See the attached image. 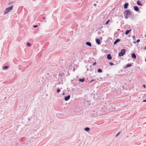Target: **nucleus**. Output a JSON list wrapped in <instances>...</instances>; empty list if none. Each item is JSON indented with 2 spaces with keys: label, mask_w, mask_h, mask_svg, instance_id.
Segmentation results:
<instances>
[{
  "label": "nucleus",
  "mask_w": 146,
  "mask_h": 146,
  "mask_svg": "<svg viewBox=\"0 0 146 146\" xmlns=\"http://www.w3.org/2000/svg\"><path fill=\"white\" fill-rule=\"evenodd\" d=\"M96 62H94L93 63V65L94 66V65H95L96 64Z\"/></svg>",
  "instance_id": "a878e982"
},
{
  "label": "nucleus",
  "mask_w": 146,
  "mask_h": 146,
  "mask_svg": "<svg viewBox=\"0 0 146 146\" xmlns=\"http://www.w3.org/2000/svg\"><path fill=\"white\" fill-rule=\"evenodd\" d=\"M123 13L126 16L131 15V13L129 10H127L124 11Z\"/></svg>",
  "instance_id": "7ed1b4c3"
},
{
  "label": "nucleus",
  "mask_w": 146,
  "mask_h": 146,
  "mask_svg": "<svg viewBox=\"0 0 146 146\" xmlns=\"http://www.w3.org/2000/svg\"><path fill=\"white\" fill-rule=\"evenodd\" d=\"M125 17V19H127L128 18V17L126 15V16Z\"/></svg>",
  "instance_id": "cd10ccee"
},
{
  "label": "nucleus",
  "mask_w": 146,
  "mask_h": 146,
  "mask_svg": "<svg viewBox=\"0 0 146 146\" xmlns=\"http://www.w3.org/2000/svg\"><path fill=\"white\" fill-rule=\"evenodd\" d=\"M84 130L87 131H88L90 130V128L88 127H86L84 128Z\"/></svg>",
  "instance_id": "ddd939ff"
},
{
  "label": "nucleus",
  "mask_w": 146,
  "mask_h": 146,
  "mask_svg": "<svg viewBox=\"0 0 146 146\" xmlns=\"http://www.w3.org/2000/svg\"><path fill=\"white\" fill-rule=\"evenodd\" d=\"M86 44L90 46H92L91 43L90 42H86Z\"/></svg>",
  "instance_id": "f8f14e48"
},
{
  "label": "nucleus",
  "mask_w": 146,
  "mask_h": 146,
  "mask_svg": "<svg viewBox=\"0 0 146 146\" xmlns=\"http://www.w3.org/2000/svg\"><path fill=\"white\" fill-rule=\"evenodd\" d=\"M145 61L146 62V58H145Z\"/></svg>",
  "instance_id": "58836bf2"
},
{
  "label": "nucleus",
  "mask_w": 146,
  "mask_h": 146,
  "mask_svg": "<svg viewBox=\"0 0 146 146\" xmlns=\"http://www.w3.org/2000/svg\"><path fill=\"white\" fill-rule=\"evenodd\" d=\"M94 81V80H92L90 82V83H91L92 82H93V81Z\"/></svg>",
  "instance_id": "c756f323"
},
{
  "label": "nucleus",
  "mask_w": 146,
  "mask_h": 146,
  "mask_svg": "<svg viewBox=\"0 0 146 146\" xmlns=\"http://www.w3.org/2000/svg\"><path fill=\"white\" fill-rule=\"evenodd\" d=\"M143 102H146V100H143Z\"/></svg>",
  "instance_id": "2f4dec72"
},
{
  "label": "nucleus",
  "mask_w": 146,
  "mask_h": 146,
  "mask_svg": "<svg viewBox=\"0 0 146 146\" xmlns=\"http://www.w3.org/2000/svg\"><path fill=\"white\" fill-rule=\"evenodd\" d=\"M59 76H60L61 77L63 76H64V73H61V74H59Z\"/></svg>",
  "instance_id": "a211bd4d"
},
{
  "label": "nucleus",
  "mask_w": 146,
  "mask_h": 146,
  "mask_svg": "<svg viewBox=\"0 0 146 146\" xmlns=\"http://www.w3.org/2000/svg\"><path fill=\"white\" fill-rule=\"evenodd\" d=\"M96 4H94V6H96Z\"/></svg>",
  "instance_id": "72a5a7b5"
},
{
  "label": "nucleus",
  "mask_w": 146,
  "mask_h": 146,
  "mask_svg": "<svg viewBox=\"0 0 146 146\" xmlns=\"http://www.w3.org/2000/svg\"><path fill=\"white\" fill-rule=\"evenodd\" d=\"M31 45V44L29 43V42H27V45L28 46H30Z\"/></svg>",
  "instance_id": "aec40b11"
},
{
  "label": "nucleus",
  "mask_w": 146,
  "mask_h": 146,
  "mask_svg": "<svg viewBox=\"0 0 146 146\" xmlns=\"http://www.w3.org/2000/svg\"><path fill=\"white\" fill-rule=\"evenodd\" d=\"M60 91V89H59V88H58L57 90V93H59Z\"/></svg>",
  "instance_id": "4be33fe9"
},
{
  "label": "nucleus",
  "mask_w": 146,
  "mask_h": 146,
  "mask_svg": "<svg viewBox=\"0 0 146 146\" xmlns=\"http://www.w3.org/2000/svg\"><path fill=\"white\" fill-rule=\"evenodd\" d=\"M134 9L136 11H139V8L137 6L134 7Z\"/></svg>",
  "instance_id": "1a4fd4ad"
},
{
  "label": "nucleus",
  "mask_w": 146,
  "mask_h": 146,
  "mask_svg": "<svg viewBox=\"0 0 146 146\" xmlns=\"http://www.w3.org/2000/svg\"><path fill=\"white\" fill-rule=\"evenodd\" d=\"M120 40V39H117L114 42V44H116V43H117V42H119Z\"/></svg>",
  "instance_id": "9d476101"
},
{
  "label": "nucleus",
  "mask_w": 146,
  "mask_h": 146,
  "mask_svg": "<svg viewBox=\"0 0 146 146\" xmlns=\"http://www.w3.org/2000/svg\"><path fill=\"white\" fill-rule=\"evenodd\" d=\"M96 43L98 44H100V43H101L100 42V40L99 39L96 38Z\"/></svg>",
  "instance_id": "0eeeda50"
},
{
  "label": "nucleus",
  "mask_w": 146,
  "mask_h": 146,
  "mask_svg": "<svg viewBox=\"0 0 146 146\" xmlns=\"http://www.w3.org/2000/svg\"><path fill=\"white\" fill-rule=\"evenodd\" d=\"M133 38H135V36H133Z\"/></svg>",
  "instance_id": "473e14b6"
},
{
  "label": "nucleus",
  "mask_w": 146,
  "mask_h": 146,
  "mask_svg": "<svg viewBox=\"0 0 146 146\" xmlns=\"http://www.w3.org/2000/svg\"><path fill=\"white\" fill-rule=\"evenodd\" d=\"M43 19H45V17H43Z\"/></svg>",
  "instance_id": "c9c22d12"
},
{
  "label": "nucleus",
  "mask_w": 146,
  "mask_h": 146,
  "mask_svg": "<svg viewBox=\"0 0 146 146\" xmlns=\"http://www.w3.org/2000/svg\"><path fill=\"white\" fill-rule=\"evenodd\" d=\"M143 86L144 87V88H145V85H143Z\"/></svg>",
  "instance_id": "7c9ffc66"
},
{
  "label": "nucleus",
  "mask_w": 146,
  "mask_h": 146,
  "mask_svg": "<svg viewBox=\"0 0 146 146\" xmlns=\"http://www.w3.org/2000/svg\"><path fill=\"white\" fill-rule=\"evenodd\" d=\"M70 95H68V96L64 97V100L66 101H68L70 99Z\"/></svg>",
  "instance_id": "20e7f679"
},
{
  "label": "nucleus",
  "mask_w": 146,
  "mask_h": 146,
  "mask_svg": "<svg viewBox=\"0 0 146 146\" xmlns=\"http://www.w3.org/2000/svg\"><path fill=\"white\" fill-rule=\"evenodd\" d=\"M12 3L11 2H9V3H8V5H11V4Z\"/></svg>",
  "instance_id": "393cba45"
},
{
  "label": "nucleus",
  "mask_w": 146,
  "mask_h": 146,
  "mask_svg": "<svg viewBox=\"0 0 146 146\" xmlns=\"http://www.w3.org/2000/svg\"><path fill=\"white\" fill-rule=\"evenodd\" d=\"M37 25H34L33 26V27H34V28H36L37 27Z\"/></svg>",
  "instance_id": "bb28decb"
},
{
  "label": "nucleus",
  "mask_w": 146,
  "mask_h": 146,
  "mask_svg": "<svg viewBox=\"0 0 146 146\" xmlns=\"http://www.w3.org/2000/svg\"><path fill=\"white\" fill-rule=\"evenodd\" d=\"M120 133V132H119V133H118L117 134V135H116V137H117L118 135H119V133Z\"/></svg>",
  "instance_id": "c85d7f7f"
},
{
  "label": "nucleus",
  "mask_w": 146,
  "mask_h": 146,
  "mask_svg": "<svg viewBox=\"0 0 146 146\" xmlns=\"http://www.w3.org/2000/svg\"><path fill=\"white\" fill-rule=\"evenodd\" d=\"M144 49L146 50V46L144 48Z\"/></svg>",
  "instance_id": "e433bc0d"
},
{
  "label": "nucleus",
  "mask_w": 146,
  "mask_h": 146,
  "mask_svg": "<svg viewBox=\"0 0 146 146\" xmlns=\"http://www.w3.org/2000/svg\"><path fill=\"white\" fill-rule=\"evenodd\" d=\"M110 21V20H108L107 21H106L105 23L106 24V25H107L108 23H109V21Z\"/></svg>",
  "instance_id": "412c9836"
},
{
  "label": "nucleus",
  "mask_w": 146,
  "mask_h": 146,
  "mask_svg": "<svg viewBox=\"0 0 146 146\" xmlns=\"http://www.w3.org/2000/svg\"><path fill=\"white\" fill-rule=\"evenodd\" d=\"M144 36L145 37H146V34Z\"/></svg>",
  "instance_id": "4c0bfd02"
},
{
  "label": "nucleus",
  "mask_w": 146,
  "mask_h": 146,
  "mask_svg": "<svg viewBox=\"0 0 146 146\" xmlns=\"http://www.w3.org/2000/svg\"><path fill=\"white\" fill-rule=\"evenodd\" d=\"M131 56V57L134 59H136V55L134 53H132Z\"/></svg>",
  "instance_id": "6e6552de"
},
{
  "label": "nucleus",
  "mask_w": 146,
  "mask_h": 146,
  "mask_svg": "<svg viewBox=\"0 0 146 146\" xmlns=\"http://www.w3.org/2000/svg\"><path fill=\"white\" fill-rule=\"evenodd\" d=\"M137 4L139 5L142 6V4L139 1H138L137 2Z\"/></svg>",
  "instance_id": "4468645a"
},
{
  "label": "nucleus",
  "mask_w": 146,
  "mask_h": 146,
  "mask_svg": "<svg viewBox=\"0 0 146 146\" xmlns=\"http://www.w3.org/2000/svg\"><path fill=\"white\" fill-rule=\"evenodd\" d=\"M109 64L110 65H114V64L113 63H112V62H110L109 63Z\"/></svg>",
  "instance_id": "5701e85b"
},
{
  "label": "nucleus",
  "mask_w": 146,
  "mask_h": 146,
  "mask_svg": "<svg viewBox=\"0 0 146 146\" xmlns=\"http://www.w3.org/2000/svg\"><path fill=\"white\" fill-rule=\"evenodd\" d=\"M98 72L99 73H101L102 72V70L100 68H99L98 70Z\"/></svg>",
  "instance_id": "dca6fc26"
},
{
  "label": "nucleus",
  "mask_w": 146,
  "mask_h": 146,
  "mask_svg": "<svg viewBox=\"0 0 146 146\" xmlns=\"http://www.w3.org/2000/svg\"><path fill=\"white\" fill-rule=\"evenodd\" d=\"M125 50L124 49H122L121 52L119 53L118 55L119 56L121 57L123 56L125 54Z\"/></svg>",
  "instance_id": "f03ea898"
},
{
  "label": "nucleus",
  "mask_w": 146,
  "mask_h": 146,
  "mask_svg": "<svg viewBox=\"0 0 146 146\" xmlns=\"http://www.w3.org/2000/svg\"><path fill=\"white\" fill-rule=\"evenodd\" d=\"M107 58L108 60H111V59L112 57L110 54H109L107 55Z\"/></svg>",
  "instance_id": "423d86ee"
},
{
  "label": "nucleus",
  "mask_w": 146,
  "mask_h": 146,
  "mask_svg": "<svg viewBox=\"0 0 146 146\" xmlns=\"http://www.w3.org/2000/svg\"><path fill=\"white\" fill-rule=\"evenodd\" d=\"M140 41V40L139 39H138L137 40L136 42L138 43V42H139Z\"/></svg>",
  "instance_id": "b1692460"
},
{
  "label": "nucleus",
  "mask_w": 146,
  "mask_h": 146,
  "mask_svg": "<svg viewBox=\"0 0 146 146\" xmlns=\"http://www.w3.org/2000/svg\"><path fill=\"white\" fill-rule=\"evenodd\" d=\"M131 31V30L130 29V30H127L125 32V34L126 35H127Z\"/></svg>",
  "instance_id": "9b49d317"
},
{
  "label": "nucleus",
  "mask_w": 146,
  "mask_h": 146,
  "mask_svg": "<svg viewBox=\"0 0 146 146\" xmlns=\"http://www.w3.org/2000/svg\"><path fill=\"white\" fill-rule=\"evenodd\" d=\"M13 8V6L11 5L6 8L4 12V14H5L11 11Z\"/></svg>",
  "instance_id": "f257e3e1"
},
{
  "label": "nucleus",
  "mask_w": 146,
  "mask_h": 146,
  "mask_svg": "<svg viewBox=\"0 0 146 146\" xmlns=\"http://www.w3.org/2000/svg\"><path fill=\"white\" fill-rule=\"evenodd\" d=\"M88 70H89V68H88L87 69V71H88Z\"/></svg>",
  "instance_id": "f704fd0d"
},
{
  "label": "nucleus",
  "mask_w": 146,
  "mask_h": 146,
  "mask_svg": "<svg viewBox=\"0 0 146 146\" xmlns=\"http://www.w3.org/2000/svg\"><path fill=\"white\" fill-rule=\"evenodd\" d=\"M131 66H132V65L131 64H127L126 66V68H128L129 67H130Z\"/></svg>",
  "instance_id": "2eb2a0df"
},
{
  "label": "nucleus",
  "mask_w": 146,
  "mask_h": 146,
  "mask_svg": "<svg viewBox=\"0 0 146 146\" xmlns=\"http://www.w3.org/2000/svg\"><path fill=\"white\" fill-rule=\"evenodd\" d=\"M8 66H5L3 67V68L4 69H6L8 68Z\"/></svg>",
  "instance_id": "6ab92c4d"
},
{
  "label": "nucleus",
  "mask_w": 146,
  "mask_h": 146,
  "mask_svg": "<svg viewBox=\"0 0 146 146\" xmlns=\"http://www.w3.org/2000/svg\"><path fill=\"white\" fill-rule=\"evenodd\" d=\"M129 5V4L127 3H125L124 5V8L125 9H127Z\"/></svg>",
  "instance_id": "39448f33"
},
{
  "label": "nucleus",
  "mask_w": 146,
  "mask_h": 146,
  "mask_svg": "<svg viewBox=\"0 0 146 146\" xmlns=\"http://www.w3.org/2000/svg\"><path fill=\"white\" fill-rule=\"evenodd\" d=\"M84 79H79V81L81 82H83L84 81Z\"/></svg>",
  "instance_id": "f3484780"
}]
</instances>
